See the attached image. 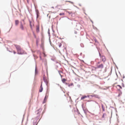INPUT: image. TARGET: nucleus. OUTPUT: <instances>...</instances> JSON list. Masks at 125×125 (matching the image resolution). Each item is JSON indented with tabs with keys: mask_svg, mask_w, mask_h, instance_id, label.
<instances>
[{
	"mask_svg": "<svg viewBox=\"0 0 125 125\" xmlns=\"http://www.w3.org/2000/svg\"><path fill=\"white\" fill-rule=\"evenodd\" d=\"M14 45L17 49L18 53L19 54H22V53L21 52L22 49L21 48L20 46L15 44Z\"/></svg>",
	"mask_w": 125,
	"mask_h": 125,
	"instance_id": "nucleus-1",
	"label": "nucleus"
},
{
	"mask_svg": "<svg viewBox=\"0 0 125 125\" xmlns=\"http://www.w3.org/2000/svg\"><path fill=\"white\" fill-rule=\"evenodd\" d=\"M100 63V62H99L96 63V67L95 68H100L102 69L104 67L103 64H101L99 65Z\"/></svg>",
	"mask_w": 125,
	"mask_h": 125,
	"instance_id": "nucleus-2",
	"label": "nucleus"
},
{
	"mask_svg": "<svg viewBox=\"0 0 125 125\" xmlns=\"http://www.w3.org/2000/svg\"><path fill=\"white\" fill-rule=\"evenodd\" d=\"M36 31L38 33L39 31V25H37L36 26Z\"/></svg>",
	"mask_w": 125,
	"mask_h": 125,
	"instance_id": "nucleus-3",
	"label": "nucleus"
},
{
	"mask_svg": "<svg viewBox=\"0 0 125 125\" xmlns=\"http://www.w3.org/2000/svg\"><path fill=\"white\" fill-rule=\"evenodd\" d=\"M43 79L44 81V82L46 83V85H47L48 83V81L47 80L45 79L44 76H43Z\"/></svg>",
	"mask_w": 125,
	"mask_h": 125,
	"instance_id": "nucleus-4",
	"label": "nucleus"
},
{
	"mask_svg": "<svg viewBox=\"0 0 125 125\" xmlns=\"http://www.w3.org/2000/svg\"><path fill=\"white\" fill-rule=\"evenodd\" d=\"M43 88L42 87V83L41 86L40 87V89L39 90V92H42L43 90Z\"/></svg>",
	"mask_w": 125,
	"mask_h": 125,
	"instance_id": "nucleus-5",
	"label": "nucleus"
},
{
	"mask_svg": "<svg viewBox=\"0 0 125 125\" xmlns=\"http://www.w3.org/2000/svg\"><path fill=\"white\" fill-rule=\"evenodd\" d=\"M19 23V21L18 20H16L15 21V24L16 26H17Z\"/></svg>",
	"mask_w": 125,
	"mask_h": 125,
	"instance_id": "nucleus-6",
	"label": "nucleus"
},
{
	"mask_svg": "<svg viewBox=\"0 0 125 125\" xmlns=\"http://www.w3.org/2000/svg\"><path fill=\"white\" fill-rule=\"evenodd\" d=\"M102 60L103 62H105L106 60V58L105 56H103L102 57Z\"/></svg>",
	"mask_w": 125,
	"mask_h": 125,
	"instance_id": "nucleus-7",
	"label": "nucleus"
},
{
	"mask_svg": "<svg viewBox=\"0 0 125 125\" xmlns=\"http://www.w3.org/2000/svg\"><path fill=\"white\" fill-rule=\"evenodd\" d=\"M20 28L21 30H23L24 29L23 26L22 24H21L20 26Z\"/></svg>",
	"mask_w": 125,
	"mask_h": 125,
	"instance_id": "nucleus-8",
	"label": "nucleus"
},
{
	"mask_svg": "<svg viewBox=\"0 0 125 125\" xmlns=\"http://www.w3.org/2000/svg\"><path fill=\"white\" fill-rule=\"evenodd\" d=\"M94 97H95L96 98H100V97L98 95H94L93 96Z\"/></svg>",
	"mask_w": 125,
	"mask_h": 125,
	"instance_id": "nucleus-9",
	"label": "nucleus"
},
{
	"mask_svg": "<svg viewBox=\"0 0 125 125\" xmlns=\"http://www.w3.org/2000/svg\"><path fill=\"white\" fill-rule=\"evenodd\" d=\"M87 97V96L85 95L84 96L81 98V99L83 100Z\"/></svg>",
	"mask_w": 125,
	"mask_h": 125,
	"instance_id": "nucleus-10",
	"label": "nucleus"
},
{
	"mask_svg": "<svg viewBox=\"0 0 125 125\" xmlns=\"http://www.w3.org/2000/svg\"><path fill=\"white\" fill-rule=\"evenodd\" d=\"M106 113H104L103 114V115L102 116V117L104 118L105 117V116H106Z\"/></svg>",
	"mask_w": 125,
	"mask_h": 125,
	"instance_id": "nucleus-11",
	"label": "nucleus"
},
{
	"mask_svg": "<svg viewBox=\"0 0 125 125\" xmlns=\"http://www.w3.org/2000/svg\"><path fill=\"white\" fill-rule=\"evenodd\" d=\"M66 81V80L64 78H63L62 80V81L63 83H64Z\"/></svg>",
	"mask_w": 125,
	"mask_h": 125,
	"instance_id": "nucleus-12",
	"label": "nucleus"
},
{
	"mask_svg": "<svg viewBox=\"0 0 125 125\" xmlns=\"http://www.w3.org/2000/svg\"><path fill=\"white\" fill-rule=\"evenodd\" d=\"M102 108L103 111H104V107L103 105V104L102 105Z\"/></svg>",
	"mask_w": 125,
	"mask_h": 125,
	"instance_id": "nucleus-13",
	"label": "nucleus"
},
{
	"mask_svg": "<svg viewBox=\"0 0 125 125\" xmlns=\"http://www.w3.org/2000/svg\"><path fill=\"white\" fill-rule=\"evenodd\" d=\"M58 45H59V47H61V45H62L61 43L59 42L58 43Z\"/></svg>",
	"mask_w": 125,
	"mask_h": 125,
	"instance_id": "nucleus-14",
	"label": "nucleus"
},
{
	"mask_svg": "<svg viewBox=\"0 0 125 125\" xmlns=\"http://www.w3.org/2000/svg\"><path fill=\"white\" fill-rule=\"evenodd\" d=\"M94 39L96 43H98V42L96 39L95 38H94Z\"/></svg>",
	"mask_w": 125,
	"mask_h": 125,
	"instance_id": "nucleus-15",
	"label": "nucleus"
},
{
	"mask_svg": "<svg viewBox=\"0 0 125 125\" xmlns=\"http://www.w3.org/2000/svg\"><path fill=\"white\" fill-rule=\"evenodd\" d=\"M36 13H37V14H39V13L38 11L37 10L36 11Z\"/></svg>",
	"mask_w": 125,
	"mask_h": 125,
	"instance_id": "nucleus-16",
	"label": "nucleus"
},
{
	"mask_svg": "<svg viewBox=\"0 0 125 125\" xmlns=\"http://www.w3.org/2000/svg\"><path fill=\"white\" fill-rule=\"evenodd\" d=\"M117 86H119L120 88H121V89L122 88V87L120 85H117Z\"/></svg>",
	"mask_w": 125,
	"mask_h": 125,
	"instance_id": "nucleus-17",
	"label": "nucleus"
},
{
	"mask_svg": "<svg viewBox=\"0 0 125 125\" xmlns=\"http://www.w3.org/2000/svg\"><path fill=\"white\" fill-rule=\"evenodd\" d=\"M13 52L14 54H15L16 53V52H15V51H13Z\"/></svg>",
	"mask_w": 125,
	"mask_h": 125,
	"instance_id": "nucleus-18",
	"label": "nucleus"
},
{
	"mask_svg": "<svg viewBox=\"0 0 125 125\" xmlns=\"http://www.w3.org/2000/svg\"><path fill=\"white\" fill-rule=\"evenodd\" d=\"M64 13H60V14L59 15H64Z\"/></svg>",
	"mask_w": 125,
	"mask_h": 125,
	"instance_id": "nucleus-19",
	"label": "nucleus"
},
{
	"mask_svg": "<svg viewBox=\"0 0 125 125\" xmlns=\"http://www.w3.org/2000/svg\"><path fill=\"white\" fill-rule=\"evenodd\" d=\"M33 35L35 37V38H36V36L35 35V34H34V33H33Z\"/></svg>",
	"mask_w": 125,
	"mask_h": 125,
	"instance_id": "nucleus-20",
	"label": "nucleus"
},
{
	"mask_svg": "<svg viewBox=\"0 0 125 125\" xmlns=\"http://www.w3.org/2000/svg\"><path fill=\"white\" fill-rule=\"evenodd\" d=\"M37 18H38L39 16V14H37Z\"/></svg>",
	"mask_w": 125,
	"mask_h": 125,
	"instance_id": "nucleus-21",
	"label": "nucleus"
},
{
	"mask_svg": "<svg viewBox=\"0 0 125 125\" xmlns=\"http://www.w3.org/2000/svg\"><path fill=\"white\" fill-rule=\"evenodd\" d=\"M74 33L75 34H77V31H75Z\"/></svg>",
	"mask_w": 125,
	"mask_h": 125,
	"instance_id": "nucleus-22",
	"label": "nucleus"
},
{
	"mask_svg": "<svg viewBox=\"0 0 125 125\" xmlns=\"http://www.w3.org/2000/svg\"><path fill=\"white\" fill-rule=\"evenodd\" d=\"M30 22V25L31 26V22Z\"/></svg>",
	"mask_w": 125,
	"mask_h": 125,
	"instance_id": "nucleus-23",
	"label": "nucleus"
},
{
	"mask_svg": "<svg viewBox=\"0 0 125 125\" xmlns=\"http://www.w3.org/2000/svg\"><path fill=\"white\" fill-rule=\"evenodd\" d=\"M68 2L70 3H72V2L71 1H67Z\"/></svg>",
	"mask_w": 125,
	"mask_h": 125,
	"instance_id": "nucleus-24",
	"label": "nucleus"
},
{
	"mask_svg": "<svg viewBox=\"0 0 125 125\" xmlns=\"http://www.w3.org/2000/svg\"><path fill=\"white\" fill-rule=\"evenodd\" d=\"M27 0V2L28 3L29 2V0Z\"/></svg>",
	"mask_w": 125,
	"mask_h": 125,
	"instance_id": "nucleus-25",
	"label": "nucleus"
},
{
	"mask_svg": "<svg viewBox=\"0 0 125 125\" xmlns=\"http://www.w3.org/2000/svg\"><path fill=\"white\" fill-rule=\"evenodd\" d=\"M52 8H53V7H52Z\"/></svg>",
	"mask_w": 125,
	"mask_h": 125,
	"instance_id": "nucleus-26",
	"label": "nucleus"
}]
</instances>
